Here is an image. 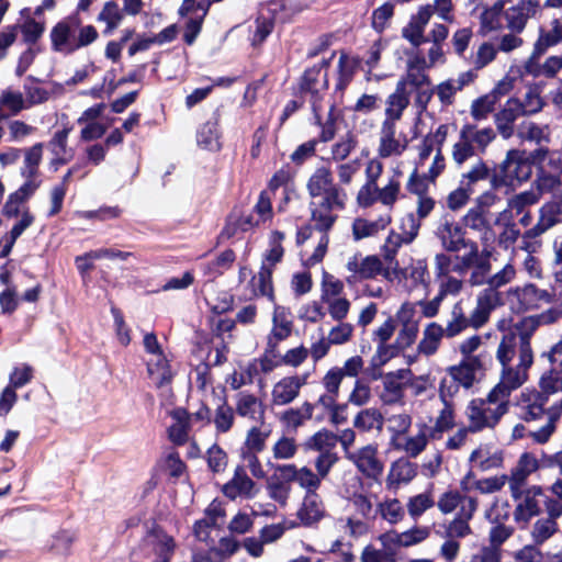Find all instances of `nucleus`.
Wrapping results in <instances>:
<instances>
[{"instance_id":"nucleus-1","label":"nucleus","mask_w":562,"mask_h":562,"mask_svg":"<svg viewBox=\"0 0 562 562\" xmlns=\"http://www.w3.org/2000/svg\"><path fill=\"white\" fill-rule=\"evenodd\" d=\"M312 198V218L318 229L328 231L336 221L334 210L345 207L347 194L335 183L331 170L318 167L311 175L306 184Z\"/></svg>"},{"instance_id":"nucleus-2","label":"nucleus","mask_w":562,"mask_h":562,"mask_svg":"<svg viewBox=\"0 0 562 562\" xmlns=\"http://www.w3.org/2000/svg\"><path fill=\"white\" fill-rule=\"evenodd\" d=\"M98 37L97 29L91 24H83L78 14H70L61 19L49 32L52 49L66 55L89 46Z\"/></svg>"},{"instance_id":"nucleus-3","label":"nucleus","mask_w":562,"mask_h":562,"mask_svg":"<svg viewBox=\"0 0 562 562\" xmlns=\"http://www.w3.org/2000/svg\"><path fill=\"white\" fill-rule=\"evenodd\" d=\"M532 158L521 149H510L505 159L498 165L497 171L491 178L493 189L501 187H518L532 176Z\"/></svg>"},{"instance_id":"nucleus-4","label":"nucleus","mask_w":562,"mask_h":562,"mask_svg":"<svg viewBox=\"0 0 562 562\" xmlns=\"http://www.w3.org/2000/svg\"><path fill=\"white\" fill-rule=\"evenodd\" d=\"M345 268L348 272L346 281L349 284L366 280H373L378 276H382L384 279L393 281V276L403 274V271L400 270V265L387 268L384 267L383 260L379 256L363 255L359 251L347 258Z\"/></svg>"},{"instance_id":"nucleus-5","label":"nucleus","mask_w":562,"mask_h":562,"mask_svg":"<svg viewBox=\"0 0 562 562\" xmlns=\"http://www.w3.org/2000/svg\"><path fill=\"white\" fill-rule=\"evenodd\" d=\"M508 406L509 403L499 395L493 396L492 390L485 400H472L465 409L471 431L476 432L485 428H494L507 413Z\"/></svg>"},{"instance_id":"nucleus-6","label":"nucleus","mask_w":562,"mask_h":562,"mask_svg":"<svg viewBox=\"0 0 562 562\" xmlns=\"http://www.w3.org/2000/svg\"><path fill=\"white\" fill-rule=\"evenodd\" d=\"M533 362L531 348L525 346L520 350V361L512 364H501L499 382L492 389L493 396L499 395L509 403L510 393L520 387L528 380V370Z\"/></svg>"},{"instance_id":"nucleus-7","label":"nucleus","mask_w":562,"mask_h":562,"mask_svg":"<svg viewBox=\"0 0 562 562\" xmlns=\"http://www.w3.org/2000/svg\"><path fill=\"white\" fill-rule=\"evenodd\" d=\"M176 547L172 536L160 528H154L144 536L134 554L144 557L149 562H170Z\"/></svg>"},{"instance_id":"nucleus-8","label":"nucleus","mask_w":562,"mask_h":562,"mask_svg":"<svg viewBox=\"0 0 562 562\" xmlns=\"http://www.w3.org/2000/svg\"><path fill=\"white\" fill-rule=\"evenodd\" d=\"M504 10L506 27L514 33H521L529 20L536 19L542 13L540 0H510Z\"/></svg>"},{"instance_id":"nucleus-9","label":"nucleus","mask_w":562,"mask_h":562,"mask_svg":"<svg viewBox=\"0 0 562 562\" xmlns=\"http://www.w3.org/2000/svg\"><path fill=\"white\" fill-rule=\"evenodd\" d=\"M543 495V490L540 485H530L520 487L518 495L510 494L512 498L516 502L514 509V519L518 524H528L531 518L541 513L539 497Z\"/></svg>"},{"instance_id":"nucleus-10","label":"nucleus","mask_w":562,"mask_h":562,"mask_svg":"<svg viewBox=\"0 0 562 562\" xmlns=\"http://www.w3.org/2000/svg\"><path fill=\"white\" fill-rule=\"evenodd\" d=\"M426 69V57L419 52L411 54L406 60V72L397 81L396 87L408 94H412L414 89L429 87L430 79Z\"/></svg>"},{"instance_id":"nucleus-11","label":"nucleus","mask_w":562,"mask_h":562,"mask_svg":"<svg viewBox=\"0 0 562 562\" xmlns=\"http://www.w3.org/2000/svg\"><path fill=\"white\" fill-rule=\"evenodd\" d=\"M506 297L512 310L518 313L537 308L541 302H551V295L547 291L539 290L532 284L512 288L507 291Z\"/></svg>"},{"instance_id":"nucleus-12","label":"nucleus","mask_w":562,"mask_h":562,"mask_svg":"<svg viewBox=\"0 0 562 562\" xmlns=\"http://www.w3.org/2000/svg\"><path fill=\"white\" fill-rule=\"evenodd\" d=\"M347 459L367 477L376 480L383 473L384 463L379 458L376 445L363 446L352 453H348Z\"/></svg>"},{"instance_id":"nucleus-13","label":"nucleus","mask_w":562,"mask_h":562,"mask_svg":"<svg viewBox=\"0 0 562 562\" xmlns=\"http://www.w3.org/2000/svg\"><path fill=\"white\" fill-rule=\"evenodd\" d=\"M408 143V137L397 132V124H381L378 145L380 158L400 157L407 149Z\"/></svg>"},{"instance_id":"nucleus-14","label":"nucleus","mask_w":562,"mask_h":562,"mask_svg":"<svg viewBox=\"0 0 562 562\" xmlns=\"http://www.w3.org/2000/svg\"><path fill=\"white\" fill-rule=\"evenodd\" d=\"M308 376V373H303L280 379L272 386L271 404L284 406L292 403L300 395L301 389L307 384Z\"/></svg>"},{"instance_id":"nucleus-15","label":"nucleus","mask_w":562,"mask_h":562,"mask_svg":"<svg viewBox=\"0 0 562 562\" xmlns=\"http://www.w3.org/2000/svg\"><path fill=\"white\" fill-rule=\"evenodd\" d=\"M222 491L232 501L236 498L251 499L258 495L260 487L247 474L245 468L238 465L234 470L233 477L223 485Z\"/></svg>"},{"instance_id":"nucleus-16","label":"nucleus","mask_w":562,"mask_h":562,"mask_svg":"<svg viewBox=\"0 0 562 562\" xmlns=\"http://www.w3.org/2000/svg\"><path fill=\"white\" fill-rule=\"evenodd\" d=\"M448 378H443L439 384V397L453 396L458 393L459 386L470 389L476 381L475 375L461 361L459 364L447 369Z\"/></svg>"},{"instance_id":"nucleus-17","label":"nucleus","mask_w":562,"mask_h":562,"mask_svg":"<svg viewBox=\"0 0 562 562\" xmlns=\"http://www.w3.org/2000/svg\"><path fill=\"white\" fill-rule=\"evenodd\" d=\"M408 381V369H400L384 374L382 381L383 390L380 394L381 401L387 405L403 403Z\"/></svg>"},{"instance_id":"nucleus-18","label":"nucleus","mask_w":562,"mask_h":562,"mask_svg":"<svg viewBox=\"0 0 562 562\" xmlns=\"http://www.w3.org/2000/svg\"><path fill=\"white\" fill-rule=\"evenodd\" d=\"M403 172L400 170V167L393 169V175L389 178L387 183L383 187L376 186L373 191H371V201L368 203H363L361 200H357L359 206L369 207L373 205L375 202H380L387 209H392L393 205L400 198L401 194V177Z\"/></svg>"},{"instance_id":"nucleus-19","label":"nucleus","mask_w":562,"mask_h":562,"mask_svg":"<svg viewBox=\"0 0 562 562\" xmlns=\"http://www.w3.org/2000/svg\"><path fill=\"white\" fill-rule=\"evenodd\" d=\"M428 430L427 425H422L414 435L407 431L398 438H390V447L395 451L406 454L408 458H417L428 446Z\"/></svg>"},{"instance_id":"nucleus-20","label":"nucleus","mask_w":562,"mask_h":562,"mask_svg":"<svg viewBox=\"0 0 562 562\" xmlns=\"http://www.w3.org/2000/svg\"><path fill=\"white\" fill-rule=\"evenodd\" d=\"M539 469V461L531 452H524L510 470L508 486L510 494L518 495L520 487H526L528 477Z\"/></svg>"},{"instance_id":"nucleus-21","label":"nucleus","mask_w":562,"mask_h":562,"mask_svg":"<svg viewBox=\"0 0 562 562\" xmlns=\"http://www.w3.org/2000/svg\"><path fill=\"white\" fill-rule=\"evenodd\" d=\"M417 475V465L406 458H400L390 464L385 487L389 491L396 492L403 485L411 483Z\"/></svg>"},{"instance_id":"nucleus-22","label":"nucleus","mask_w":562,"mask_h":562,"mask_svg":"<svg viewBox=\"0 0 562 562\" xmlns=\"http://www.w3.org/2000/svg\"><path fill=\"white\" fill-rule=\"evenodd\" d=\"M520 116H526V113L519 103V98L508 99L495 115L497 130L504 138L507 139L513 136L514 122Z\"/></svg>"},{"instance_id":"nucleus-23","label":"nucleus","mask_w":562,"mask_h":562,"mask_svg":"<svg viewBox=\"0 0 562 562\" xmlns=\"http://www.w3.org/2000/svg\"><path fill=\"white\" fill-rule=\"evenodd\" d=\"M501 303V294L494 289H484L477 296L476 306L471 313V326L482 327L490 318L491 312Z\"/></svg>"},{"instance_id":"nucleus-24","label":"nucleus","mask_w":562,"mask_h":562,"mask_svg":"<svg viewBox=\"0 0 562 562\" xmlns=\"http://www.w3.org/2000/svg\"><path fill=\"white\" fill-rule=\"evenodd\" d=\"M278 470L282 472L283 476L296 482L301 487L307 492H316L321 486L322 479L316 472H313L307 467L297 468L293 463L278 464Z\"/></svg>"},{"instance_id":"nucleus-25","label":"nucleus","mask_w":562,"mask_h":562,"mask_svg":"<svg viewBox=\"0 0 562 562\" xmlns=\"http://www.w3.org/2000/svg\"><path fill=\"white\" fill-rule=\"evenodd\" d=\"M477 506V499H467L464 506L460 508L458 515L447 527V533L450 538H464L472 533L470 520L473 518Z\"/></svg>"},{"instance_id":"nucleus-26","label":"nucleus","mask_w":562,"mask_h":562,"mask_svg":"<svg viewBox=\"0 0 562 562\" xmlns=\"http://www.w3.org/2000/svg\"><path fill=\"white\" fill-rule=\"evenodd\" d=\"M560 222H562L560 205L555 202L546 203L539 210L537 224L530 227L525 235L528 238L538 237Z\"/></svg>"},{"instance_id":"nucleus-27","label":"nucleus","mask_w":562,"mask_h":562,"mask_svg":"<svg viewBox=\"0 0 562 562\" xmlns=\"http://www.w3.org/2000/svg\"><path fill=\"white\" fill-rule=\"evenodd\" d=\"M392 222L391 214L384 213L376 220L371 221L363 217H357L351 225L352 237L356 241L364 238L374 237L380 232L384 231Z\"/></svg>"},{"instance_id":"nucleus-28","label":"nucleus","mask_w":562,"mask_h":562,"mask_svg":"<svg viewBox=\"0 0 562 562\" xmlns=\"http://www.w3.org/2000/svg\"><path fill=\"white\" fill-rule=\"evenodd\" d=\"M462 221L465 227L481 234L480 238L485 247L494 243L495 234L485 213L472 206L468 210Z\"/></svg>"},{"instance_id":"nucleus-29","label":"nucleus","mask_w":562,"mask_h":562,"mask_svg":"<svg viewBox=\"0 0 562 562\" xmlns=\"http://www.w3.org/2000/svg\"><path fill=\"white\" fill-rule=\"evenodd\" d=\"M273 473L266 480V491L268 496L280 506H285L291 493V479L283 476L278 470V464L272 465Z\"/></svg>"},{"instance_id":"nucleus-30","label":"nucleus","mask_w":562,"mask_h":562,"mask_svg":"<svg viewBox=\"0 0 562 562\" xmlns=\"http://www.w3.org/2000/svg\"><path fill=\"white\" fill-rule=\"evenodd\" d=\"M469 461L475 464L480 470L488 471L501 468L504 462V457L501 450L484 443L480 445L471 452Z\"/></svg>"},{"instance_id":"nucleus-31","label":"nucleus","mask_w":562,"mask_h":562,"mask_svg":"<svg viewBox=\"0 0 562 562\" xmlns=\"http://www.w3.org/2000/svg\"><path fill=\"white\" fill-rule=\"evenodd\" d=\"M409 97L402 88H395L385 101L384 120L382 123L397 124L409 105Z\"/></svg>"},{"instance_id":"nucleus-32","label":"nucleus","mask_w":562,"mask_h":562,"mask_svg":"<svg viewBox=\"0 0 562 562\" xmlns=\"http://www.w3.org/2000/svg\"><path fill=\"white\" fill-rule=\"evenodd\" d=\"M510 0H498L492 7L485 8L480 15V32L486 35L503 29L504 10Z\"/></svg>"},{"instance_id":"nucleus-33","label":"nucleus","mask_w":562,"mask_h":562,"mask_svg":"<svg viewBox=\"0 0 562 562\" xmlns=\"http://www.w3.org/2000/svg\"><path fill=\"white\" fill-rule=\"evenodd\" d=\"M438 236L442 246L448 251H459L468 246L464 239V232L456 222L445 221L438 228Z\"/></svg>"},{"instance_id":"nucleus-34","label":"nucleus","mask_w":562,"mask_h":562,"mask_svg":"<svg viewBox=\"0 0 562 562\" xmlns=\"http://www.w3.org/2000/svg\"><path fill=\"white\" fill-rule=\"evenodd\" d=\"M325 514L324 504L316 492H306L297 517L303 525H312L323 518Z\"/></svg>"},{"instance_id":"nucleus-35","label":"nucleus","mask_w":562,"mask_h":562,"mask_svg":"<svg viewBox=\"0 0 562 562\" xmlns=\"http://www.w3.org/2000/svg\"><path fill=\"white\" fill-rule=\"evenodd\" d=\"M539 201L538 192H533L531 189L514 194L507 200V209L499 213L497 221H502V217L512 218L514 214L520 215Z\"/></svg>"},{"instance_id":"nucleus-36","label":"nucleus","mask_w":562,"mask_h":562,"mask_svg":"<svg viewBox=\"0 0 562 562\" xmlns=\"http://www.w3.org/2000/svg\"><path fill=\"white\" fill-rule=\"evenodd\" d=\"M548 400L535 390H526L521 392L519 397V405L524 412L526 420L538 419L544 413V405Z\"/></svg>"},{"instance_id":"nucleus-37","label":"nucleus","mask_w":562,"mask_h":562,"mask_svg":"<svg viewBox=\"0 0 562 562\" xmlns=\"http://www.w3.org/2000/svg\"><path fill=\"white\" fill-rule=\"evenodd\" d=\"M396 326L395 318L387 316V318L372 331V339L378 342L376 353L380 359V364H383L389 359L387 352L390 347L386 344L393 337Z\"/></svg>"},{"instance_id":"nucleus-38","label":"nucleus","mask_w":562,"mask_h":562,"mask_svg":"<svg viewBox=\"0 0 562 562\" xmlns=\"http://www.w3.org/2000/svg\"><path fill=\"white\" fill-rule=\"evenodd\" d=\"M280 7V2H272L260 9L256 20V31L252 37L254 45L261 44L272 32L274 26L273 14Z\"/></svg>"},{"instance_id":"nucleus-39","label":"nucleus","mask_w":562,"mask_h":562,"mask_svg":"<svg viewBox=\"0 0 562 562\" xmlns=\"http://www.w3.org/2000/svg\"><path fill=\"white\" fill-rule=\"evenodd\" d=\"M147 372L150 380L157 387H162L164 385L169 384L173 376V372L166 355L148 358Z\"/></svg>"},{"instance_id":"nucleus-40","label":"nucleus","mask_w":562,"mask_h":562,"mask_svg":"<svg viewBox=\"0 0 562 562\" xmlns=\"http://www.w3.org/2000/svg\"><path fill=\"white\" fill-rule=\"evenodd\" d=\"M520 350L521 344L517 334L514 331L507 333L498 345L496 359L501 364L515 363L516 358L520 361Z\"/></svg>"},{"instance_id":"nucleus-41","label":"nucleus","mask_w":562,"mask_h":562,"mask_svg":"<svg viewBox=\"0 0 562 562\" xmlns=\"http://www.w3.org/2000/svg\"><path fill=\"white\" fill-rule=\"evenodd\" d=\"M531 158L537 166V170L543 168L547 172L562 176L561 153L540 147L531 153Z\"/></svg>"},{"instance_id":"nucleus-42","label":"nucleus","mask_w":562,"mask_h":562,"mask_svg":"<svg viewBox=\"0 0 562 562\" xmlns=\"http://www.w3.org/2000/svg\"><path fill=\"white\" fill-rule=\"evenodd\" d=\"M272 274V270L262 266L260 267L258 273L255 274L248 283L249 290L254 296H266L271 302L274 301Z\"/></svg>"},{"instance_id":"nucleus-43","label":"nucleus","mask_w":562,"mask_h":562,"mask_svg":"<svg viewBox=\"0 0 562 562\" xmlns=\"http://www.w3.org/2000/svg\"><path fill=\"white\" fill-rule=\"evenodd\" d=\"M562 41V23L559 19H554L550 23V29H540L539 37L533 48L536 56H542L546 50Z\"/></svg>"},{"instance_id":"nucleus-44","label":"nucleus","mask_w":562,"mask_h":562,"mask_svg":"<svg viewBox=\"0 0 562 562\" xmlns=\"http://www.w3.org/2000/svg\"><path fill=\"white\" fill-rule=\"evenodd\" d=\"M273 326L269 336V345H277L291 335L292 322L284 307L276 306L273 312Z\"/></svg>"},{"instance_id":"nucleus-45","label":"nucleus","mask_w":562,"mask_h":562,"mask_svg":"<svg viewBox=\"0 0 562 562\" xmlns=\"http://www.w3.org/2000/svg\"><path fill=\"white\" fill-rule=\"evenodd\" d=\"M285 236L280 231H272L269 235V247L265 251L262 257L261 266L266 267L272 271H274V268L277 263L281 262L283 256H284V248L282 246V243L284 240Z\"/></svg>"},{"instance_id":"nucleus-46","label":"nucleus","mask_w":562,"mask_h":562,"mask_svg":"<svg viewBox=\"0 0 562 562\" xmlns=\"http://www.w3.org/2000/svg\"><path fill=\"white\" fill-rule=\"evenodd\" d=\"M171 417L173 423L168 429L169 438L177 445H183L189 438L191 427L189 414L184 409L177 408L172 411Z\"/></svg>"},{"instance_id":"nucleus-47","label":"nucleus","mask_w":562,"mask_h":562,"mask_svg":"<svg viewBox=\"0 0 562 562\" xmlns=\"http://www.w3.org/2000/svg\"><path fill=\"white\" fill-rule=\"evenodd\" d=\"M445 336L443 327L437 323L428 324L424 331L423 337L418 344V351L425 356H432L437 352L441 339Z\"/></svg>"},{"instance_id":"nucleus-48","label":"nucleus","mask_w":562,"mask_h":562,"mask_svg":"<svg viewBox=\"0 0 562 562\" xmlns=\"http://www.w3.org/2000/svg\"><path fill=\"white\" fill-rule=\"evenodd\" d=\"M383 415L376 408H364L360 411L355 419L353 426L364 432L376 431L380 432L383 427Z\"/></svg>"},{"instance_id":"nucleus-49","label":"nucleus","mask_w":562,"mask_h":562,"mask_svg":"<svg viewBox=\"0 0 562 562\" xmlns=\"http://www.w3.org/2000/svg\"><path fill=\"white\" fill-rule=\"evenodd\" d=\"M383 172V165L378 159H371L366 167L367 182L359 189L357 200L368 203L371 201V191L378 186V180Z\"/></svg>"},{"instance_id":"nucleus-50","label":"nucleus","mask_w":562,"mask_h":562,"mask_svg":"<svg viewBox=\"0 0 562 562\" xmlns=\"http://www.w3.org/2000/svg\"><path fill=\"white\" fill-rule=\"evenodd\" d=\"M562 176L547 172L543 168L537 170L536 178L531 184V190L538 192V198L543 194L553 193L562 187Z\"/></svg>"},{"instance_id":"nucleus-51","label":"nucleus","mask_w":562,"mask_h":562,"mask_svg":"<svg viewBox=\"0 0 562 562\" xmlns=\"http://www.w3.org/2000/svg\"><path fill=\"white\" fill-rule=\"evenodd\" d=\"M460 132L461 137L468 139L471 145H475L482 151H484L487 145L496 137L492 127L476 128L473 125L467 124Z\"/></svg>"},{"instance_id":"nucleus-52","label":"nucleus","mask_w":562,"mask_h":562,"mask_svg":"<svg viewBox=\"0 0 562 562\" xmlns=\"http://www.w3.org/2000/svg\"><path fill=\"white\" fill-rule=\"evenodd\" d=\"M23 166L21 168L22 177H37L38 166L43 158V144L36 143L31 147L23 148Z\"/></svg>"},{"instance_id":"nucleus-53","label":"nucleus","mask_w":562,"mask_h":562,"mask_svg":"<svg viewBox=\"0 0 562 562\" xmlns=\"http://www.w3.org/2000/svg\"><path fill=\"white\" fill-rule=\"evenodd\" d=\"M236 412L239 416L256 420L262 418L265 411L258 398L251 394L241 393L237 397Z\"/></svg>"},{"instance_id":"nucleus-54","label":"nucleus","mask_w":562,"mask_h":562,"mask_svg":"<svg viewBox=\"0 0 562 562\" xmlns=\"http://www.w3.org/2000/svg\"><path fill=\"white\" fill-rule=\"evenodd\" d=\"M314 407L311 403L305 402L297 408H290L280 414V422L286 427L296 429L305 420H308L313 415Z\"/></svg>"},{"instance_id":"nucleus-55","label":"nucleus","mask_w":562,"mask_h":562,"mask_svg":"<svg viewBox=\"0 0 562 562\" xmlns=\"http://www.w3.org/2000/svg\"><path fill=\"white\" fill-rule=\"evenodd\" d=\"M21 14L22 16H26L20 26L23 41L30 45H34L45 32V22L31 18L30 9L22 10Z\"/></svg>"},{"instance_id":"nucleus-56","label":"nucleus","mask_w":562,"mask_h":562,"mask_svg":"<svg viewBox=\"0 0 562 562\" xmlns=\"http://www.w3.org/2000/svg\"><path fill=\"white\" fill-rule=\"evenodd\" d=\"M411 241L406 240V236L402 233H396L391 231L387 235L384 244L381 247V252L383 260L387 263V268H392V266L400 265L396 260V255L398 249L403 244H409Z\"/></svg>"},{"instance_id":"nucleus-57","label":"nucleus","mask_w":562,"mask_h":562,"mask_svg":"<svg viewBox=\"0 0 562 562\" xmlns=\"http://www.w3.org/2000/svg\"><path fill=\"white\" fill-rule=\"evenodd\" d=\"M236 259V255L232 249H225L218 256L204 265L203 270L204 274L207 276L211 280L222 276L225 271L231 269L234 261Z\"/></svg>"},{"instance_id":"nucleus-58","label":"nucleus","mask_w":562,"mask_h":562,"mask_svg":"<svg viewBox=\"0 0 562 562\" xmlns=\"http://www.w3.org/2000/svg\"><path fill=\"white\" fill-rule=\"evenodd\" d=\"M558 531V521L543 517L533 522L530 530V538L536 546H541L551 539Z\"/></svg>"},{"instance_id":"nucleus-59","label":"nucleus","mask_w":562,"mask_h":562,"mask_svg":"<svg viewBox=\"0 0 562 562\" xmlns=\"http://www.w3.org/2000/svg\"><path fill=\"white\" fill-rule=\"evenodd\" d=\"M452 396L440 397L442 407L439 409L435 420L434 431L445 432L452 429L456 425L454 404L450 400Z\"/></svg>"},{"instance_id":"nucleus-60","label":"nucleus","mask_w":562,"mask_h":562,"mask_svg":"<svg viewBox=\"0 0 562 562\" xmlns=\"http://www.w3.org/2000/svg\"><path fill=\"white\" fill-rule=\"evenodd\" d=\"M270 434L271 430L268 428H260L257 426L251 427L246 434L240 451L260 453L265 450Z\"/></svg>"},{"instance_id":"nucleus-61","label":"nucleus","mask_w":562,"mask_h":562,"mask_svg":"<svg viewBox=\"0 0 562 562\" xmlns=\"http://www.w3.org/2000/svg\"><path fill=\"white\" fill-rule=\"evenodd\" d=\"M302 89L311 93H321L327 89V75L322 67H313L304 72Z\"/></svg>"},{"instance_id":"nucleus-62","label":"nucleus","mask_w":562,"mask_h":562,"mask_svg":"<svg viewBox=\"0 0 562 562\" xmlns=\"http://www.w3.org/2000/svg\"><path fill=\"white\" fill-rule=\"evenodd\" d=\"M376 512L391 525L402 521L405 516L404 507L397 498L386 497L379 502L376 504Z\"/></svg>"},{"instance_id":"nucleus-63","label":"nucleus","mask_w":562,"mask_h":562,"mask_svg":"<svg viewBox=\"0 0 562 562\" xmlns=\"http://www.w3.org/2000/svg\"><path fill=\"white\" fill-rule=\"evenodd\" d=\"M23 110H27V106L21 91L8 88L1 92L0 111H8L9 114L16 115Z\"/></svg>"},{"instance_id":"nucleus-64","label":"nucleus","mask_w":562,"mask_h":562,"mask_svg":"<svg viewBox=\"0 0 562 562\" xmlns=\"http://www.w3.org/2000/svg\"><path fill=\"white\" fill-rule=\"evenodd\" d=\"M199 146L209 150H218L221 147L220 133L216 122H206L203 124L196 134Z\"/></svg>"}]
</instances>
